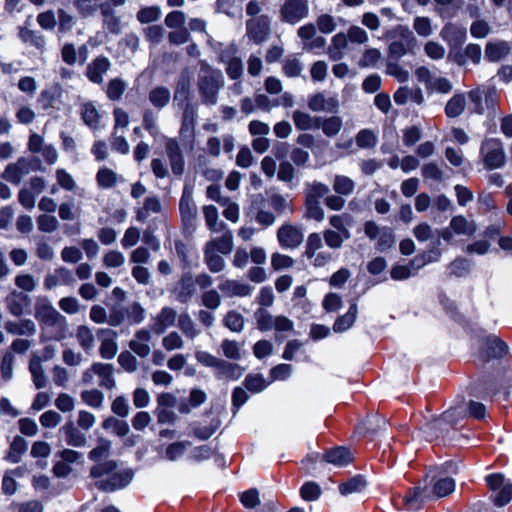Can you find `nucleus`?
<instances>
[{
    "instance_id": "nucleus-53",
    "label": "nucleus",
    "mask_w": 512,
    "mask_h": 512,
    "mask_svg": "<svg viewBox=\"0 0 512 512\" xmlns=\"http://www.w3.org/2000/svg\"><path fill=\"white\" fill-rule=\"evenodd\" d=\"M366 480L361 475H356L349 479L347 482L339 485V491L342 495L361 492L366 487Z\"/></svg>"
},
{
    "instance_id": "nucleus-3",
    "label": "nucleus",
    "mask_w": 512,
    "mask_h": 512,
    "mask_svg": "<svg viewBox=\"0 0 512 512\" xmlns=\"http://www.w3.org/2000/svg\"><path fill=\"white\" fill-rule=\"evenodd\" d=\"M223 83L221 71L212 68L202 69L198 81V91L202 103L205 105H215L218 99V92Z\"/></svg>"
},
{
    "instance_id": "nucleus-62",
    "label": "nucleus",
    "mask_w": 512,
    "mask_h": 512,
    "mask_svg": "<svg viewBox=\"0 0 512 512\" xmlns=\"http://www.w3.org/2000/svg\"><path fill=\"white\" fill-rule=\"evenodd\" d=\"M254 317L256 319L257 328L260 331L265 332L273 329L275 317H273L266 309H257L254 313Z\"/></svg>"
},
{
    "instance_id": "nucleus-22",
    "label": "nucleus",
    "mask_w": 512,
    "mask_h": 512,
    "mask_svg": "<svg viewBox=\"0 0 512 512\" xmlns=\"http://www.w3.org/2000/svg\"><path fill=\"white\" fill-rule=\"evenodd\" d=\"M100 12L102 17V25L105 30L111 34L118 35L122 31V24L116 12L108 3L100 4Z\"/></svg>"
},
{
    "instance_id": "nucleus-20",
    "label": "nucleus",
    "mask_w": 512,
    "mask_h": 512,
    "mask_svg": "<svg viewBox=\"0 0 512 512\" xmlns=\"http://www.w3.org/2000/svg\"><path fill=\"white\" fill-rule=\"evenodd\" d=\"M466 416V407L462 404L451 407L446 410L440 418L435 419L431 423H427L425 425L426 430H433L442 425V423H447L450 425L456 424L460 419H463Z\"/></svg>"
},
{
    "instance_id": "nucleus-36",
    "label": "nucleus",
    "mask_w": 512,
    "mask_h": 512,
    "mask_svg": "<svg viewBox=\"0 0 512 512\" xmlns=\"http://www.w3.org/2000/svg\"><path fill=\"white\" fill-rule=\"evenodd\" d=\"M93 370L100 378L99 385L106 389H112L115 386L113 377V366L111 364L96 362L93 363Z\"/></svg>"
},
{
    "instance_id": "nucleus-18",
    "label": "nucleus",
    "mask_w": 512,
    "mask_h": 512,
    "mask_svg": "<svg viewBox=\"0 0 512 512\" xmlns=\"http://www.w3.org/2000/svg\"><path fill=\"white\" fill-rule=\"evenodd\" d=\"M220 424L218 414L214 411H209L205 417L198 422L197 427L194 428V436L200 440H206L216 432Z\"/></svg>"
},
{
    "instance_id": "nucleus-25",
    "label": "nucleus",
    "mask_w": 512,
    "mask_h": 512,
    "mask_svg": "<svg viewBox=\"0 0 512 512\" xmlns=\"http://www.w3.org/2000/svg\"><path fill=\"white\" fill-rule=\"evenodd\" d=\"M511 51L507 41H489L485 47V59L490 62H498L504 59Z\"/></svg>"
},
{
    "instance_id": "nucleus-59",
    "label": "nucleus",
    "mask_w": 512,
    "mask_h": 512,
    "mask_svg": "<svg viewBox=\"0 0 512 512\" xmlns=\"http://www.w3.org/2000/svg\"><path fill=\"white\" fill-rule=\"evenodd\" d=\"M305 216L316 222H322L325 218V212L320 201L305 199Z\"/></svg>"
},
{
    "instance_id": "nucleus-55",
    "label": "nucleus",
    "mask_w": 512,
    "mask_h": 512,
    "mask_svg": "<svg viewBox=\"0 0 512 512\" xmlns=\"http://www.w3.org/2000/svg\"><path fill=\"white\" fill-rule=\"evenodd\" d=\"M99 0H73V5L82 18L93 16L100 9Z\"/></svg>"
},
{
    "instance_id": "nucleus-61",
    "label": "nucleus",
    "mask_w": 512,
    "mask_h": 512,
    "mask_svg": "<svg viewBox=\"0 0 512 512\" xmlns=\"http://www.w3.org/2000/svg\"><path fill=\"white\" fill-rule=\"evenodd\" d=\"M102 427L106 430L111 429L116 435L120 437H124L129 433L128 423L115 417H108L105 419L102 423Z\"/></svg>"
},
{
    "instance_id": "nucleus-14",
    "label": "nucleus",
    "mask_w": 512,
    "mask_h": 512,
    "mask_svg": "<svg viewBox=\"0 0 512 512\" xmlns=\"http://www.w3.org/2000/svg\"><path fill=\"white\" fill-rule=\"evenodd\" d=\"M304 235L300 227L286 223L277 230V240L283 249H296L303 242Z\"/></svg>"
},
{
    "instance_id": "nucleus-63",
    "label": "nucleus",
    "mask_w": 512,
    "mask_h": 512,
    "mask_svg": "<svg viewBox=\"0 0 512 512\" xmlns=\"http://www.w3.org/2000/svg\"><path fill=\"white\" fill-rule=\"evenodd\" d=\"M19 36L23 42L30 44L37 49H43L45 46L44 36L32 30L23 28L20 30Z\"/></svg>"
},
{
    "instance_id": "nucleus-42",
    "label": "nucleus",
    "mask_w": 512,
    "mask_h": 512,
    "mask_svg": "<svg viewBox=\"0 0 512 512\" xmlns=\"http://www.w3.org/2000/svg\"><path fill=\"white\" fill-rule=\"evenodd\" d=\"M205 222L207 227L215 233H219L226 229L227 225L219 221L218 210L213 205H208L203 208Z\"/></svg>"
},
{
    "instance_id": "nucleus-48",
    "label": "nucleus",
    "mask_w": 512,
    "mask_h": 512,
    "mask_svg": "<svg viewBox=\"0 0 512 512\" xmlns=\"http://www.w3.org/2000/svg\"><path fill=\"white\" fill-rule=\"evenodd\" d=\"M450 228L455 234L470 236L476 231L474 222L468 221L464 216H454L450 221Z\"/></svg>"
},
{
    "instance_id": "nucleus-10",
    "label": "nucleus",
    "mask_w": 512,
    "mask_h": 512,
    "mask_svg": "<svg viewBox=\"0 0 512 512\" xmlns=\"http://www.w3.org/2000/svg\"><path fill=\"white\" fill-rule=\"evenodd\" d=\"M35 317L46 326L65 328L66 318L61 315L46 298H40L35 304Z\"/></svg>"
},
{
    "instance_id": "nucleus-49",
    "label": "nucleus",
    "mask_w": 512,
    "mask_h": 512,
    "mask_svg": "<svg viewBox=\"0 0 512 512\" xmlns=\"http://www.w3.org/2000/svg\"><path fill=\"white\" fill-rule=\"evenodd\" d=\"M343 126V121L339 116H331L328 118L319 117V128L322 129L327 137L336 136Z\"/></svg>"
},
{
    "instance_id": "nucleus-37",
    "label": "nucleus",
    "mask_w": 512,
    "mask_h": 512,
    "mask_svg": "<svg viewBox=\"0 0 512 512\" xmlns=\"http://www.w3.org/2000/svg\"><path fill=\"white\" fill-rule=\"evenodd\" d=\"M304 69V65L296 54L288 55L282 61V73L288 78L300 77Z\"/></svg>"
},
{
    "instance_id": "nucleus-39",
    "label": "nucleus",
    "mask_w": 512,
    "mask_h": 512,
    "mask_svg": "<svg viewBox=\"0 0 512 512\" xmlns=\"http://www.w3.org/2000/svg\"><path fill=\"white\" fill-rule=\"evenodd\" d=\"M292 119L298 130L319 129V117L317 116H311L308 113L296 110L293 112Z\"/></svg>"
},
{
    "instance_id": "nucleus-34",
    "label": "nucleus",
    "mask_w": 512,
    "mask_h": 512,
    "mask_svg": "<svg viewBox=\"0 0 512 512\" xmlns=\"http://www.w3.org/2000/svg\"><path fill=\"white\" fill-rule=\"evenodd\" d=\"M176 318V312L168 307H165L161 310L158 316L154 319V322L151 326V329L156 334L160 335L164 333V331L171 327Z\"/></svg>"
},
{
    "instance_id": "nucleus-2",
    "label": "nucleus",
    "mask_w": 512,
    "mask_h": 512,
    "mask_svg": "<svg viewBox=\"0 0 512 512\" xmlns=\"http://www.w3.org/2000/svg\"><path fill=\"white\" fill-rule=\"evenodd\" d=\"M471 112L494 118L497 115L500 94L490 83L478 85L467 93Z\"/></svg>"
},
{
    "instance_id": "nucleus-52",
    "label": "nucleus",
    "mask_w": 512,
    "mask_h": 512,
    "mask_svg": "<svg viewBox=\"0 0 512 512\" xmlns=\"http://www.w3.org/2000/svg\"><path fill=\"white\" fill-rule=\"evenodd\" d=\"M223 324L230 331L239 333L244 329L245 320L242 314L235 310H230L224 316Z\"/></svg>"
},
{
    "instance_id": "nucleus-15",
    "label": "nucleus",
    "mask_w": 512,
    "mask_h": 512,
    "mask_svg": "<svg viewBox=\"0 0 512 512\" xmlns=\"http://www.w3.org/2000/svg\"><path fill=\"white\" fill-rule=\"evenodd\" d=\"M307 106L313 112L335 113L339 107V100L337 96L318 92L308 97Z\"/></svg>"
},
{
    "instance_id": "nucleus-7",
    "label": "nucleus",
    "mask_w": 512,
    "mask_h": 512,
    "mask_svg": "<svg viewBox=\"0 0 512 512\" xmlns=\"http://www.w3.org/2000/svg\"><path fill=\"white\" fill-rule=\"evenodd\" d=\"M480 156L486 169H496L504 165L506 155L502 142L495 138L486 139L480 147Z\"/></svg>"
},
{
    "instance_id": "nucleus-58",
    "label": "nucleus",
    "mask_w": 512,
    "mask_h": 512,
    "mask_svg": "<svg viewBox=\"0 0 512 512\" xmlns=\"http://www.w3.org/2000/svg\"><path fill=\"white\" fill-rule=\"evenodd\" d=\"M182 221L185 226L189 227L192 224V209H191V196L188 187L184 188L183 196L179 204Z\"/></svg>"
},
{
    "instance_id": "nucleus-60",
    "label": "nucleus",
    "mask_w": 512,
    "mask_h": 512,
    "mask_svg": "<svg viewBox=\"0 0 512 512\" xmlns=\"http://www.w3.org/2000/svg\"><path fill=\"white\" fill-rule=\"evenodd\" d=\"M487 349L489 357L500 358L507 353L508 346L498 337L490 336L487 339Z\"/></svg>"
},
{
    "instance_id": "nucleus-6",
    "label": "nucleus",
    "mask_w": 512,
    "mask_h": 512,
    "mask_svg": "<svg viewBox=\"0 0 512 512\" xmlns=\"http://www.w3.org/2000/svg\"><path fill=\"white\" fill-rule=\"evenodd\" d=\"M175 250L177 256L184 263V273L181 281L175 287L174 294L175 297L181 302H187L190 300L192 295V280L190 278V270L188 266V247L180 241H176Z\"/></svg>"
},
{
    "instance_id": "nucleus-8",
    "label": "nucleus",
    "mask_w": 512,
    "mask_h": 512,
    "mask_svg": "<svg viewBox=\"0 0 512 512\" xmlns=\"http://www.w3.org/2000/svg\"><path fill=\"white\" fill-rule=\"evenodd\" d=\"M41 168L40 161L35 159H29L25 157L19 158L15 163L7 165L1 177L12 183L19 184L23 177L28 175L31 171L39 170Z\"/></svg>"
},
{
    "instance_id": "nucleus-24",
    "label": "nucleus",
    "mask_w": 512,
    "mask_h": 512,
    "mask_svg": "<svg viewBox=\"0 0 512 512\" xmlns=\"http://www.w3.org/2000/svg\"><path fill=\"white\" fill-rule=\"evenodd\" d=\"M75 338L83 352L91 356L96 346V338L93 330L87 325H79L75 332Z\"/></svg>"
},
{
    "instance_id": "nucleus-41",
    "label": "nucleus",
    "mask_w": 512,
    "mask_h": 512,
    "mask_svg": "<svg viewBox=\"0 0 512 512\" xmlns=\"http://www.w3.org/2000/svg\"><path fill=\"white\" fill-rule=\"evenodd\" d=\"M455 490V481L451 477H442L437 479L433 488L430 490L431 499L442 498L451 494Z\"/></svg>"
},
{
    "instance_id": "nucleus-47",
    "label": "nucleus",
    "mask_w": 512,
    "mask_h": 512,
    "mask_svg": "<svg viewBox=\"0 0 512 512\" xmlns=\"http://www.w3.org/2000/svg\"><path fill=\"white\" fill-rule=\"evenodd\" d=\"M329 192L330 189L326 184L313 181L305 184L304 196L305 199L320 201V199L325 198Z\"/></svg>"
},
{
    "instance_id": "nucleus-35",
    "label": "nucleus",
    "mask_w": 512,
    "mask_h": 512,
    "mask_svg": "<svg viewBox=\"0 0 512 512\" xmlns=\"http://www.w3.org/2000/svg\"><path fill=\"white\" fill-rule=\"evenodd\" d=\"M467 102L464 93H455L446 103L444 112L448 118H456L463 114Z\"/></svg>"
},
{
    "instance_id": "nucleus-30",
    "label": "nucleus",
    "mask_w": 512,
    "mask_h": 512,
    "mask_svg": "<svg viewBox=\"0 0 512 512\" xmlns=\"http://www.w3.org/2000/svg\"><path fill=\"white\" fill-rule=\"evenodd\" d=\"M64 433L65 441L68 445L74 447H84L87 443V438L72 421L67 422L60 429Z\"/></svg>"
},
{
    "instance_id": "nucleus-56",
    "label": "nucleus",
    "mask_w": 512,
    "mask_h": 512,
    "mask_svg": "<svg viewBox=\"0 0 512 512\" xmlns=\"http://www.w3.org/2000/svg\"><path fill=\"white\" fill-rule=\"evenodd\" d=\"M26 449L27 441L21 436H16L10 445L9 452L6 457L7 460L12 463H18L21 455L26 451Z\"/></svg>"
},
{
    "instance_id": "nucleus-16",
    "label": "nucleus",
    "mask_w": 512,
    "mask_h": 512,
    "mask_svg": "<svg viewBox=\"0 0 512 512\" xmlns=\"http://www.w3.org/2000/svg\"><path fill=\"white\" fill-rule=\"evenodd\" d=\"M431 499L428 488L414 487L409 489L402 497L403 507L411 512H418L422 509L425 502Z\"/></svg>"
},
{
    "instance_id": "nucleus-32",
    "label": "nucleus",
    "mask_w": 512,
    "mask_h": 512,
    "mask_svg": "<svg viewBox=\"0 0 512 512\" xmlns=\"http://www.w3.org/2000/svg\"><path fill=\"white\" fill-rule=\"evenodd\" d=\"M28 302V296L17 290L12 291L5 299L7 310L16 317L24 313V306Z\"/></svg>"
},
{
    "instance_id": "nucleus-43",
    "label": "nucleus",
    "mask_w": 512,
    "mask_h": 512,
    "mask_svg": "<svg viewBox=\"0 0 512 512\" xmlns=\"http://www.w3.org/2000/svg\"><path fill=\"white\" fill-rule=\"evenodd\" d=\"M80 114L83 122L91 129H97L100 114L92 102H84L80 106Z\"/></svg>"
},
{
    "instance_id": "nucleus-17",
    "label": "nucleus",
    "mask_w": 512,
    "mask_h": 512,
    "mask_svg": "<svg viewBox=\"0 0 512 512\" xmlns=\"http://www.w3.org/2000/svg\"><path fill=\"white\" fill-rule=\"evenodd\" d=\"M97 335L100 337L101 344L99 348L100 356L103 359H112L118 352L117 332L112 329H99Z\"/></svg>"
},
{
    "instance_id": "nucleus-19",
    "label": "nucleus",
    "mask_w": 512,
    "mask_h": 512,
    "mask_svg": "<svg viewBox=\"0 0 512 512\" xmlns=\"http://www.w3.org/2000/svg\"><path fill=\"white\" fill-rule=\"evenodd\" d=\"M218 288L226 297H247L254 290L250 284L234 279L223 280Z\"/></svg>"
},
{
    "instance_id": "nucleus-27",
    "label": "nucleus",
    "mask_w": 512,
    "mask_h": 512,
    "mask_svg": "<svg viewBox=\"0 0 512 512\" xmlns=\"http://www.w3.org/2000/svg\"><path fill=\"white\" fill-rule=\"evenodd\" d=\"M5 330L12 335L33 336L36 333V325L31 319H21L19 321H7L4 325Z\"/></svg>"
},
{
    "instance_id": "nucleus-13",
    "label": "nucleus",
    "mask_w": 512,
    "mask_h": 512,
    "mask_svg": "<svg viewBox=\"0 0 512 512\" xmlns=\"http://www.w3.org/2000/svg\"><path fill=\"white\" fill-rule=\"evenodd\" d=\"M237 52V46L230 44L220 53V60L226 64V73L233 80H237L243 75V63L241 58L237 56Z\"/></svg>"
},
{
    "instance_id": "nucleus-51",
    "label": "nucleus",
    "mask_w": 512,
    "mask_h": 512,
    "mask_svg": "<svg viewBox=\"0 0 512 512\" xmlns=\"http://www.w3.org/2000/svg\"><path fill=\"white\" fill-rule=\"evenodd\" d=\"M148 98L154 107L162 109L169 103L171 95L168 88L158 86L149 92Z\"/></svg>"
},
{
    "instance_id": "nucleus-33",
    "label": "nucleus",
    "mask_w": 512,
    "mask_h": 512,
    "mask_svg": "<svg viewBox=\"0 0 512 512\" xmlns=\"http://www.w3.org/2000/svg\"><path fill=\"white\" fill-rule=\"evenodd\" d=\"M166 152L170 159L172 171L177 175H181L184 170V162L180 147L174 139L167 141Z\"/></svg>"
},
{
    "instance_id": "nucleus-54",
    "label": "nucleus",
    "mask_w": 512,
    "mask_h": 512,
    "mask_svg": "<svg viewBox=\"0 0 512 512\" xmlns=\"http://www.w3.org/2000/svg\"><path fill=\"white\" fill-rule=\"evenodd\" d=\"M15 356L12 352H5L0 361V376L4 383L9 382L13 378V369Z\"/></svg>"
},
{
    "instance_id": "nucleus-12",
    "label": "nucleus",
    "mask_w": 512,
    "mask_h": 512,
    "mask_svg": "<svg viewBox=\"0 0 512 512\" xmlns=\"http://www.w3.org/2000/svg\"><path fill=\"white\" fill-rule=\"evenodd\" d=\"M271 20L266 14L251 18L246 21V36L255 44H261L267 40L271 31Z\"/></svg>"
},
{
    "instance_id": "nucleus-26",
    "label": "nucleus",
    "mask_w": 512,
    "mask_h": 512,
    "mask_svg": "<svg viewBox=\"0 0 512 512\" xmlns=\"http://www.w3.org/2000/svg\"><path fill=\"white\" fill-rule=\"evenodd\" d=\"M244 369L235 363L220 359L215 367V375L218 379L237 380L243 375Z\"/></svg>"
},
{
    "instance_id": "nucleus-31",
    "label": "nucleus",
    "mask_w": 512,
    "mask_h": 512,
    "mask_svg": "<svg viewBox=\"0 0 512 512\" xmlns=\"http://www.w3.org/2000/svg\"><path fill=\"white\" fill-rule=\"evenodd\" d=\"M441 38L450 45H459L466 38V29L453 23H447L440 32Z\"/></svg>"
},
{
    "instance_id": "nucleus-45",
    "label": "nucleus",
    "mask_w": 512,
    "mask_h": 512,
    "mask_svg": "<svg viewBox=\"0 0 512 512\" xmlns=\"http://www.w3.org/2000/svg\"><path fill=\"white\" fill-rule=\"evenodd\" d=\"M435 12L442 18H451L459 10L462 0H433Z\"/></svg>"
},
{
    "instance_id": "nucleus-57",
    "label": "nucleus",
    "mask_w": 512,
    "mask_h": 512,
    "mask_svg": "<svg viewBox=\"0 0 512 512\" xmlns=\"http://www.w3.org/2000/svg\"><path fill=\"white\" fill-rule=\"evenodd\" d=\"M351 237L344 236L343 233L332 230L325 229L323 231V240L325 244L334 250L340 249L344 243V241L350 239Z\"/></svg>"
},
{
    "instance_id": "nucleus-23",
    "label": "nucleus",
    "mask_w": 512,
    "mask_h": 512,
    "mask_svg": "<svg viewBox=\"0 0 512 512\" xmlns=\"http://www.w3.org/2000/svg\"><path fill=\"white\" fill-rule=\"evenodd\" d=\"M151 338L150 331L140 329L135 333L134 338L130 340L129 348L139 357L145 358L151 352V347L148 344Z\"/></svg>"
},
{
    "instance_id": "nucleus-5",
    "label": "nucleus",
    "mask_w": 512,
    "mask_h": 512,
    "mask_svg": "<svg viewBox=\"0 0 512 512\" xmlns=\"http://www.w3.org/2000/svg\"><path fill=\"white\" fill-rule=\"evenodd\" d=\"M491 491V500L497 507H503L512 499V483L501 473L489 474L485 477Z\"/></svg>"
},
{
    "instance_id": "nucleus-9",
    "label": "nucleus",
    "mask_w": 512,
    "mask_h": 512,
    "mask_svg": "<svg viewBox=\"0 0 512 512\" xmlns=\"http://www.w3.org/2000/svg\"><path fill=\"white\" fill-rule=\"evenodd\" d=\"M309 11L308 0H284L279 9V19L284 23L295 25L306 19Z\"/></svg>"
},
{
    "instance_id": "nucleus-21",
    "label": "nucleus",
    "mask_w": 512,
    "mask_h": 512,
    "mask_svg": "<svg viewBox=\"0 0 512 512\" xmlns=\"http://www.w3.org/2000/svg\"><path fill=\"white\" fill-rule=\"evenodd\" d=\"M111 62L107 57L99 56L95 58L86 68L87 78L95 83H103L104 74L110 69Z\"/></svg>"
},
{
    "instance_id": "nucleus-40",
    "label": "nucleus",
    "mask_w": 512,
    "mask_h": 512,
    "mask_svg": "<svg viewBox=\"0 0 512 512\" xmlns=\"http://www.w3.org/2000/svg\"><path fill=\"white\" fill-rule=\"evenodd\" d=\"M29 372L31 374L33 384L37 389H42L46 386L47 378L39 357L34 356L30 359Z\"/></svg>"
},
{
    "instance_id": "nucleus-38",
    "label": "nucleus",
    "mask_w": 512,
    "mask_h": 512,
    "mask_svg": "<svg viewBox=\"0 0 512 512\" xmlns=\"http://www.w3.org/2000/svg\"><path fill=\"white\" fill-rule=\"evenodd\" d=\"M353 224V217L349 213L333 214L329 217V225L332 230L341 232L346 237H351L349 228Z\"/></svg>"
},
{
    "instance_id": "nucleus-4",
    "label": "nucleus",
    "mask_w": 512,
    "mask_h": 512,
    "mask_svg": "<svg viewBox=\"0 0 512 512\" xmlns=\"http://www.w3.org/2000/svg\"><path fill=\"white\" fill-rule=\"evenodd\" d=\"M190 86L191 74L184 70L179 77L174 93V103L183 110L182 131H188L192 127V114L190 112Z\"/></svg>"
},
{
    "instance_id": "nucleus-11",
    "label": "nucleus",
    "mask_w": 512,
    "mask_h": 512,
    "mask_svg": "<svg viewBox=\"0 0 512 512\" xmlns=\"http://www.w3.org/2000/svg\"><path fill=\"white\" fill-rule=\"evenodd\" d=\"M364 233L370 240L377 239L376 248L382 252L391 248L395 243L393 230L389 227H379L374 221L365 222Z\"/></svg>"
},
{
    "instance_id": "nucleus-28",
    "label": "nucleus",
    "mask_w": 512,
    "mask_h": 512,
    "mask_svg": "<svg viewBox=\"0 0 512 512\" xmlns=\"http://www.w3.org/2000/svg\"><path fill=\"white\" fill-rule=\"evenodd\" d=\"M222 235L211 239L206 243V247L221 254H229L233 249V235L232 232L226 227L221 231Z\"/></svg>"
},
{
    "instance_id": "nucleus-29",
    "label": "nucleus",
    "mask_w": 512,
    "mask_h": 512,
    "mask_svg": "<svg viewBox=\"0 0 512 512\" xmlns=\"http://www.w3.org/2000/svg\"><path fill=\"white\" fill-rule=\"evenodd\" d=\"M323 458L326 462L336 466H346L353 460L351 451L343 446L332 448L328 450Z\"/></svg>"
},
{
    "instance_id": "nucleus-50",
    "label": "nucleus",
    "mask_w": 512,
    "mask_h": 512,
    "mask_svg": "<svg viewBox=\"0 0 512 512\" xmlns=\"http://www.w3.org/2000/svg\"><path fill=\"white\" fill-rule=\"evenodd\" d=\"M204 263L212 273H219L225 268L224 259L208 247H204Z\"/></svg>"
},
{
    "instance_id": "nucleus-44",
    "label": "nucleus",
    "mask_w": 512,
    "mask_h": 512,
    "mask_svg": "<svg viewBox=\"0 0 512 512\" xmlns=\"http://www.w3.org/2000/svg\"><path fill=\"white\" fill-rule=\"evenodd\" d=\"M358 308L355 303L351 304L348 311L338 317L333 325L334 332L340 333L347 331L355 322Z\"/></svg>"
},
{
    "instance_id": "nucleus-1",
    "label": "nucleus",
    "mask_w": 512,
    "mask_h": 512,
    "mask_svg": "<svg viewBox=\"0 0 512 512\" xmlns=\"http://www.w3.org/2000/svg\"><path fill=\"white\" fill-rule=\"evenodd\" d=\"M90 474L93 478L97 479L95 486L105 492L122 489L133 478L132 470L119 467L113 460L95 464L91 468Z\"/></svg>"
},
{
    "instance_id": "nucleus-64",
    "label": "nucleus",
    "mask_w": 512,
    "mask_h": 512,
    "mask_svg": "<svg viewBox=\"0 0 512 512\" xmlns=\"http://www.w3.org/2000/svg\"><path fill=\"white\" fill-rule=\"evenodd\" d=\"M82 401L94 409H100L103 404L104 394L97 390H86L81 393Z\"/></svg>"
},
{
    "instance_id": "nucleus-46",
    "label": "nucleus",
    "mask_w": 512,
    "mask_h": 512,
    "mask_svg": "<svg viewBox=\"0 0 512 512\" xmlns=\"http://www.w3.org/2000/svg\"><path fill=\"white\" fill-rule=\"evenodd\" d=\"M332 187L336 194L345 197L353 194L356 187V183L348 176L335 175L332 182Z\"/></svg>"
}]
</instances>
